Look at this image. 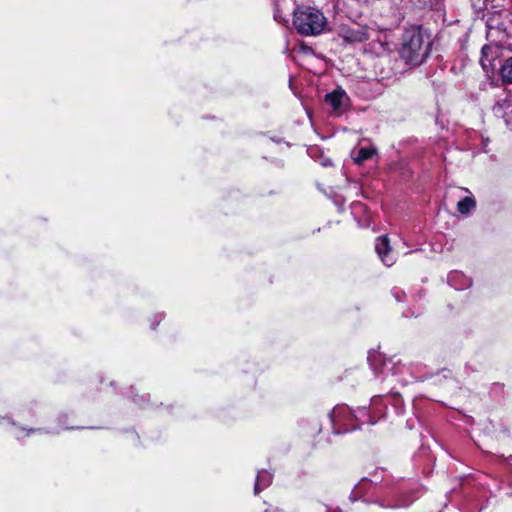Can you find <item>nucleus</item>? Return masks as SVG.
I'll use <instances>...</instances> for the list:
<instances>
[{
    "instance_id": "nucleus-25",
    "label": "nucleus",
    "mask_w": 512,
    "mask_h": 512,
    "mask_svg": "<svg viewBox=\"0 0 512 512\" xmlns=\"http://www.w3.org/2000/svg\"><path fill=\"white\" fill-rule=\"evenodd\" d=\"M359 489H360V485L356 486V488H355V491H354V492H355V493H358V490H359Z\"/></svg>"
},
{
    "instance_id": "nucleus-24",
    "label": "nucleus",
    "mask_w": 512,
    "mask_h": 512,
    "mask_svg": "<svg viewBox=\"0 0 512 512\" xmlns=\"http://www.w3.org/2000/svg\"><path fill=\"white\" fill-rule=\"evenodd\" d=\"M329 165H331V161L330 160H327V161L323 162V166H329Z\"/></svg>"
},
{
    "instance_id": "nucleus-12",
    "label": "nucleus",
    "mask_w": 512,
    "mask_h": 512,
    "mask_svg": "<svg viewBox=\"0 0 512 512\" xmlns=\"http://www.w3.org/2000/svg\"><path fill=\"white\" fill-rule=\"evenodd\" d=\"M10 425H11V433L12 435L17 439V440H21L27 436H29L30 434H33V433H49V431L43 429V428H25V427H20V426H17L13 421L9 422Z\"/></svg>"
},
{
    "instance_id": "nucleus-2",
    "label": "nucleus",
    "mask_w": 512,
    "mask_h": 512,
    "mask_svg": "<svg viewBox=\"0 0 512 512\" xmlns=\"http://www.w3.org/2000/svg\"><path fill=\"white\" fill-rule=\"evenodd\" d=\"M333 433L344 434L361 428L364 424H372L373 421L366 407L352 410L347 405H336L329 414Z\"/></svg>"
},
{
    "instance_id": "nucleus-3",
    "label": "nucleus",
    "mask_w": 512,
    "mask_h": 512,
    "mask_svg": "<svg viewBox=\"0 0 512 512\" xmlns=\"http://www.w3.org/2000/svg\"><path fill=\"white\" fill-rule=\"evenodd\" d=\"M327 24V18L316 8L302 6L293 10V26L303 36L320 35Z\"/></svg>"
},
{
    "instance_id": "nucleus-17",
    "label": "nucleus",
    "mask_w": 512,
    "mask_h": 512,
    "mask_svg": "<svg viewBox=\"0 0 512 512\" xmlns=\"http://www.w3.org/2000/svg\"><path fill=\"white\" fill-rule=\"evenodd\" d=\"M368 360L376 374L382 373V371H379V372L377 371V368L375 367V364H374L376 362L382 361V357L380 355H378V354L369 355Z\"/></svg>"
},
{
    "instance_id": "nucleus-23",
    "label": "nucleus",
    "mask_w": 512,
    "mask_h": 512,
    "mask_svg": "<svg viewBox=\"0 0 512 512\" xmlns=\"http://www.w3.org/2000/svg\"><path fill=\"white\" fill-rule=\"evenodd\" d=\"M364 208V205L361 204V203H354L353 204V209L356 210V209H363Z\"/></svg>"
},
{
    "instance_id": "nucleus-5",
    "label": "nucleus",
    "mask_w": 512,
    "mask_h": 512,
    "mask_svg": "<svg viewBox=\"0 0 512 512\" xmlns=\"http://www.w3.org/2000/svg\"><path fill=\"white\" fill-rule=\"evenodd\" d=\"M375 250L381 261L388 267L392 266L395 258L391 254V246L389 238L386 235L379 236L376 239Z\"/></svg>"
},
{
    "instance_id": "nucleus-14",
    "label": "nucleus",
    "mask_w": 512,
    "mask_h": 512,
    "mask_svg": "<svg viewBox=\"0 0 512 512\" xmlns=\"http://www.w3.org/2000/svg\"><path fill=\"white\" fill-rule=\"evenodd\" d=\"M376 153V148L372 146L362 147L357 151V154L354 156V161L360 165L366 160L371 159Z\"/></svg>"
},
{
    "instance_id": "nucleus-7",
    "label": "nucleus",
    "mask_w": 512,
    "mask_h": 512,
    "mask_svg": "<svg viewBox=\"0 0 512 512\" xmlns=\"http://www.w3.org/2000/svg\"><path fill=\"white\" fill-rule=\"evenodd\" d=\"M343 39L348 43H361L368 39V33L364 27L348 28L343 33Z\"/></svg>"
},
{
    "instance_id": "nucleus-21",
    "label": "nucleus",
    "mask_w": 512,
    "mask_h": 512,
    "mask_svg": "<svg viewBox=\"0 0 512 512\" xmlns=\"http://www.w3.org/2000/svg\"><path fill=\"white\" fill-rule=\"evenodd\" d=\"M410 379H411V376H409V377H402V378H399L398 380H399L403 385H406V384L410 383Z\"/></svg>"
},
{
    "instance_id": "nucleus-15",
    "label": "nucleus",
    "mask_w": 512,
    "mask_h": 512,
    "mask_svg": "<svg viewBox=\"0 0 512 512\" xmlns=\"http://www.w3.org/2000/svg\"><path fill=\"white\" fill-rule=\"evenodd\" d=\"M384 367L388 368L392 371L393 376H398L403 374L404 372H409V367L401 362H392L384 363Z\"/></svg>"
},
{
    "instance_id": "nucleus-16",
    "label": "nucleus",
    "mask_w": 512,
    "mask_h": 512,
    "mask_svg": "<svg viewBox=\"0 0 512 512\" xmlns=\"http://www.w3.org/2000/svg\"><path fill=\"white\" fill-rule=\"evenodd\" d=\"M501 75L504 80L512 82V58L505 61L501 68Z\"/></svg>"
},
{
    "instance_id": "nucleus-1",
    "label": "nucleus",
    "mask_w": 512,
    "mask_h": 512,
    "mask_svg": "<svg viewBox=\"0 0 512 512\" xmlns=\"http://www.w3.org/2000/svg\"><path fill=\"white\" fill-rule=\"evenodd\" d=\"M431 50L430 34L421 26H411L405 29L399 49L400 58L411 66L421 65L429 56Z\"/></svg>"
},
{
    "instance_id": "nucleus-22",
    "label": "nucleus",
    "mask_w": 512,
    "mask_h": 512,
    "mask_svg": "<svg viewBox=\"0 0 512 512\" xmlns=\"http://www.w3.org/2000/svg\"><path fill=\"white\" fill-rule=\"evenodd\" d=\"M133 400L135 403L142 405V402L144 401V397L143 396H140L138 398L134 397Z\"/></svg>"
},
{
    "instance_id": "nucleus-9",
    "label": "nucleus",
    "mask_w": 512,
    "mask_h": 512,
    "mask_svg": "<svg viewBox=\"0 0 512 512\" xmlns=\"http://www.w3.org/2000/svg\"><path fill=\"white\" fill-rule=\"evenodd\" d=\"M291 0H274V19L282 24L288 23L286 10L291 8Z\"/></svg>"
},
{
    "instance_id": "nucleus-8",
    "label": "nucleus",
    "mask_w": 512,
    "mask_h": 512,
    "mask_svg": "<svg viewBox=\"0 0 512 512\" xmlns=\"http://www.w3.org/2000/svg\"><path fill=\"white\" fill-rule=\"evenodd\" d=\"M347 100L346 92L342 88H337L325 96V101L334 111L340 110Z\"/></svg>"
},
{
    "instance_id": "nucleus-4",
    "label": "nucleus",
    "mask_w": 512,
    "mask_h": 512,
    "mask_svg": "<svg viewBox=\"0 0 512 512\" xmlns=\"http://www.w3.org/2000/svg\"><path fill=\"white\" fill-rule=\"evenodd\" d=\"M391 401H393V405L396 407L397 413H400L399 405L401 403V399L399 394H388L385 397L376 395L371 398L370 408L367 409V411L373 421L372 424H375L385 415L387 404Z\"/></svg>"
},
{
    "instance_id": "nucleus-20",
    "label": "nucleus",
    "mask_w": 512,
    "mask_h": 512,
    "mask_svg": "<svg viewBox=\"0 0 512 512\" xmlns=\"http://www.w3.org/2000/svg\"><path fill=\"white\" fill-rule=\"evenodd\" d=\"M65 418H66V415H60V416L58 417V422H59V424H60V426H61V429H64V430L74 429V427H72V426H64V425H63V424H64V419H65Z\"/></svg>"
},
{
    "instance_id": "nucleus-6",
    "label": "nucleus",
    "mask_w": 512,
    "mask_h": 512,
    "mask_svg": "<svg viewBox=\"0 0 512 512\" xmlns=\"http://www.w3.org/2000/svg\"><path fill=\"white\" fill-rule=\"evenodd\" d=\"M448 283L455 290H465L472 285V281L469 277L465 276L460 271H452L448 274Z\"/></svg>"
},
{
    "instance_id": "nucleus-10",
    "label": "nucleus",
    "mask_w": 512,
    "mask_h": 512,
    "mask_svg": "<svg viewBox=\"0 0 512 512\" xmlns=\"http://www.w3.org/2000/svg\"><path fill=\"white\" fill-rule=\"evenodd\" d=\"M273 481V474L268 470H260L257 473L255 484H254V494H259L262 490L268 488Z\"/></svg>"
},
{
    "instance_id": "nucleus-13",
    "label": "nucleus",
    "mask_w": 512,
    "mask_h": 512,
    "mask_svg": "<svg viewBox=\"0 0 512 512\" xmlns=\"http://www.w3.org/2000/svg\"><path fill=\"white\" fill-rule=\"evenodd\" d=\"M476 207V201L472 195L462 198L457 203V211L461 214H468Z\"/></svg>"
},
{
    "instance_id": "nucleus-26",
    "label": "nucleus",
    "mask_w": 512,
    "mask_h": 512,
    "mask_svg": "<svg viewBox=\"0 0 512 512\" xmlns=\"http://www.w3.org/2000/svg\"><path fill=\"white\" fill-rule=\"evenodd\" d=\"M486 49H487V47H483V48H482V54H484V53H485Z\"/></svg>"
},
{
    "instance_id": "nucleus-11",
    "label": "nucleus",
    "mask_w": 512,
    "mask_h": 512,
    "mask_svg": "<svg viewBox=\"0 0 512 512\" xmlns=\"http://www.w3.org/2000/svg\"><path fill=\"white\" fill-rule=\"evenodd\" d=\"M369 503H374L380 506L381 508H401L410 505L413 502V499H398L392 500L387 498H374L373 500H369Z\"/></svg>"
},
{
    "instance_id": "nucleus-18",
    "label": "nucleus",
    "mask_w": 512,
    "mask_h": 512,
    "mask_svg": "<svg viewBox=\"0 0 512 512\" xmlns=\"http://www.w3.org/2000/svg\"><path fill=\"white\" fill-rule=\"evenodd\" d=\"M163 318H164V314L163 313H158V314L154 315L152 320H151V328L152 329H156V327L163 320Z\"/></svg>"
},
{
    "instance_id": "nucleus-19",
    "label": "nucleus",
    "mask_w": 512,
    "mask_h": 512,
    "mask_svg": "<svg viewBox=\"0 0 512 512\" xmlns=\"http://www.w3.org/2000/svg\"><path fill=\"white\" fill-rule=\"evenodd\" d=\"M392 294H393L394 298L396 299V301H398V302L402 301V298L405 296V292L398 288H394L392 290Z\"/></svg>"
}]
</instances>
